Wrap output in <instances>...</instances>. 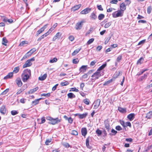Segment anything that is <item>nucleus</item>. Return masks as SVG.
<instances>
[{"mask_svg":"<svg viewBox=\"0 0 152 152\" xmlns=\"http://www.w3.org/2000/svg\"><path fill=\"white\" fill-rule=\"evenodd\" d=\"M31 75V71L30 69H27L25 70L21 75L23 81L24 82H26L29 79Z\"/></svg>","mask_w":152,"mask_h":152,"instance_id":"obj_1","label":"nucleus"},{"mask_svg":"<svg viewBox=\"0 0 152 152\" xmlns=\"http://www.w3.org/2000/svg\"><path fill=\"white\" fill-rule=\"evenodd\" d=\"M47 119L50 121L49 124L52 125H55L58 124L61 122V119H59L58 118H54L50 117H48L47 118Z\"/></svg>","mask_w":152,"mask_h":152,"instance_id":"obj_2","label":"nucleus"},{"mask_svg":"<svg viewBox=\"0 0 152 152\" xmlns=\"http://www.w3.org/2000/svg\"><path fill=\"white\" fill-rule=\"evenodd\" d=\"M35 60V58L34 57L27 60L25 64L23 65V68H25L27 67L30 66L32 64L31 61H34Z\"/></svg>","mask_w":152,"mask_h":152,"instance_id":"obj_3","label":"nucleus"},{"mask_svg":"<svg viewBox=\"0 0 152 152\" xmlns=\"http://www.w3.org/2000/svg\"><path fill=\"white\" fill-rule=\"evenodd\" d=\"M102 73H100V72L97 71L94 73L91 76L92 77V80H96L98 79L100 76H101Z\"/></svg>","mask_w":152,"mask_h":152,"instance_id":"obj_4","label":"nucleus"},{"mask_svg":"<svg viewBox=\"0 0 152 152\" xmlns=\"http://www.w3.org/2000/svg\"><path fill=\"white\" fill-rule=\"evenodd\" d=\"M112 15L113 17V18H116L118 17L122 16H123V14L121 10H119L113 12Z\"/></svg>","mask_w":152,"mask_h":152,"instance_id":"obj_5","label":"nucleus"},{"mask_svg":"<svg viewBox=\"0 0 152 152\" xmlns=\"http://www.w3.org/2000/svg\"><path fill=\"white\" fill-rule=\"evenodd\" d=\"M84 23V22L83 21L77 22L75 25V28L77 30L81 29Z\"/></svg>","mask_w":152,"mask_h":152,"instance_id":"obj_6","label":"nucleus"},{"mask_svg":"<svg viewBox=\"0 0 152 152\" xmlns=\"http://www.w3.org/2000/svg\"><path fill=\"white\" fill-rule=\"evenodd\" d=\"M100 100L99 99H98L94 102L93 104H94V109H97L98 107L100 105Z\"/></svg>","mask_w":152,"mask_h":152,"instance_id":"obj_7","label":"nucleus"},{"mask_svg":"<svg viewBox=\"0 0 152 152\" xmlns=\"http://www.w3.org/2000/svg\"><path fill=\"white\" fill-rule=\"evenodd\" d=\"M91 10V8H86L81 11L80 13L81 14H86L89 12Z\"/></svg>","mask_w":152,"mask_h":152,"instance_id":"obj_8","label":"nucleus"},{"mask_svg":"<svg viewBox=\"0 0 152 152\" xmlns=\"http://www.w3.org/2000/svg\"><path fill=\"white\" fill-rule=\"evenodd\" d=\"M104 124L105 128L107 130V132H109L110 129V128L108 121L107 120H105L104 121Z\"/></svg>","mask_w":152,"mask_h":152,"instance_id":"obj_9","label":"nucleus"},{"mask_svg":"<svg viewBox=\"0 0 152 152\" xmlns=\"http://www.w3.org/2000/svg\"><path fill=\"white\" fill-rule=\"evenodd\" d=\"M15 82L19 87H21L22 85V83L20 78H17L15 80Z\"/></svg>","mask_w":152,"mask_h":152,"instance_id":"obj_10","label":"nucleus"},{"mask_svg":"<svg viewBox=\"0 0 152 152\" xmlns=\"http://www.w3.org/2000/svg\"><path fill=\"white\" fill-rule=\"evenodd\" d=\"M81 6V4L76 5L72 7L71 9V10L72 11H75L79 9Z\"/></svg>","mask_w":152,"mask_h":152,"instance_id":"obj_11","label":"nucleus"},{"mask_svg":"<svg viewBox=\"0 0 152 152\" xmlns=\"http://www.w3.org/2000/svg\"><path fill=\"white\" fill-rule=\"evenodd\" d=\"M0 111L2 114H5L6 112L5 107L4 106H2L1 108Z\"/></svg>","mask_w":152,"mask_h":152,"instance_id":"obj_12","label":"nucleus"},{"mask_svg":"<svg viewBox=\"0 0 152 152\" xmlns=\"http://www.w3.org/2000/svg\"><path fill=\"white\" fill-rule=\"evenodd\" d=\"M135 115L134 113H131L127 116V118L130 121H132L134 118Z\"/></svg>","mask_w":152,"mask_h":152,"instance_id":"obj_13","label":"nucleus"},{"mask_svg":"<svg viewBox=\"0 0 152 152\" xmlns=\"http://www.w3.org/2000/svg\"><path fill=\"white\" fill-rule=\"evenodd\" d=\"M81 132L82 135L84 137L86 136L87 133L86 129L85 128H82L81 129Z\"/></svg>","mask_w":152,"mask_h":152,"instance_id":"obj_14","label":"nucleus"},{"mask_svg":"<svg viewBox=\"0 0 152 152\" xmlns=\"http://www.w3.org/2000/svg\"><path fill=\"white\" fill-rule=\"evenodd\" d=\"M90 138L89 137H88L87 138L86 140V145L87 148L89 149H91V147L89 145V140H90Z\"/></svg>","mask_w":152,"mask_h":152,"instance_id":"obj_15","label":"nucleus"},{"mask_svg":"<svg viewBox=\"0 0 152 152\" xmlns=\"http://www.w3.org/2000/svg\"><path fill=\"white\" fill-rule=\"evenodd\" d=\"M87 66L83 65L80 68V72H85L87 69Z\"/></svg>","mask_w":152,"mask_h":152,"instance_id":"obj_16","label":"nucleus"},{"mask_svg":"<svg viewBox=\"0 0 152 152\" xmlns=\"http://www.w3.org/2000/svg\"><path fill=\"white\" fill-rule=\"evenodd\" d=\"M87 115L88 113H86L83 114H79V118L80 119H83L85 118Z\"/></svg>","mask_w":152,"mask_h":152,"instance_id":"obj_17","label":"nucleus"},{"mask_svg":"<svg viewBox=\"0 0 152 152\" xmlns=\"http://www.w3.org/2000/svg\"><path fill=\"white\" fill-rule=\"evenodd\" d=\"M61 36V34L60 32H58L55 35V36L53 38V41H54L58 38L60 37Z\"/></svg>","mask_w":152,"mask_h":152,"instance_id":"obj_18","label":"nucleus"},{"mask_svg":"<svg viewBox=\"0 0 152 152\" xmlns=\"http://www.w3.org/2000/svg\"><path fill=\"white\" fill-rule=\"evenodd\" d=\"M106 66V63L103 64L101 66L99 67V68L97 70V71H98V72H100V73H101V71Z\"/></svg>","mask_w":152,"mask_h":152,"instance_id":"obj_19","label":"nucleus"},{"mask_svg":"<svg viewBox=\"0 0 152 152\" xmlns=\"http://www.w3.org/2000/svg\"><path fill=\"white\" fill-rule=\"evenodd\" d=\"M38 89V87H37L34 89H31L28 91V94H33Z\"/></svg>","mask_w":152,"mask_h":152,"instance_id":"obj_20","label":"nucleus"},{"mask_svg":"<svg viewBox=\"0 0 152 152\" xmlns=\"http://www.w3.org/2000/svg\"><path fill=\"white\" fill-rule=\"evenodd\" d=\"M146 118L148 119H150L152 118V111H149L146 114Z\"/></svg>","mask_w":152,"mask_h":152,"instance_id":"obj_21","label":"nucleus"},{"mask_svg":"<svg viewBox=\"0 0 152 152\" xmlns=\"http://www.w3.org/2000/svg\"><path fill=\"white\" fill-rule=\"evenodd\" d=\"M81 50V48H78L75 50L72 53V56H75Z\"/></svg>","mask_w":152,"mask_h":152,"instance_id":"obj_22","label":"nucleus"},{"mask_svg":"<svg viewBox=\"0 0 152 152\" xmlns=\"http://www.w3.org/2000/svg\"><path fill=\"white\" fill-rule=\"evenodd\" d=\"M120 8L121 10L124 11L126 9V6L124 3H122L120 6Z\"/></svg>","mask_w":152,"mask_h":152,"instance_id":"obj_23","label":"nucleus"},{"mask_svg":"<svg viewBox=\"0 0 152 152\" xmlns=\"http://www.w3.org/2000/svg\"><path fill=\"white\" fill-rule=\"evenodd\" d=\"M47 75L46 74H45L39 77V80H45L46 78Z\"/></svg>","mask_w":152,"mask_h":152,"instance_id":"obj_24","label":"nucleus"},{"mask_svg":"<svg viewBox=\"0 0 152 152\" xmlns=\"http://www.w3.org/2000/svg\"><path fill=\"white\" fill-rule=\"evenodd\" d=\"M118 110L119 111L122 113H126V109L120 107H118Z\"/></svg>","mask_w":152,"mask_h":152,"instance_id":"obj_25","label":"nucleus"},{"mask_svg":"<svg viewBox=\"0 0 152 152\" xmlns=\"http://www.w3.org/2000/svg\"><path fill=\"white\" fill-rule=\"evenodd\" d=\"M13 76V72H11L9 73L6 76L4 77V79H5L8 78H10L12 77Z\"/></svg>","mask_w":152,"mask_h":152,"instance_id":"obj_26","label":"nucleus"},{"mask_svg":"<svg viewBox=\"0 0 152 152\" xmlns=\"http://www.w3.org/2000/svg\"><path fill=\"white\" fill-rule=\"evenodd\" d=\"M67 96L69 98L72 99L75 98V96L72 93H70L67 94Z\"/></svg>","mask_w":152,"mask_h":152,"instance_id":"obj_27","label":"nucleus"},{"mask_svg":"<svg viewBox=\"0 0 152 152\" xmlns=\"http://www.w3.org/2000/svg\"><path fill=\"white\" fill-rule=\"evenodd\" d=\"M111 133H110L109 135L110 136L115 135L117 133V132L113 129H112L111 131Z\"/></svg>","mask_w":152,"mask_h":152,"instance_id":"obj_28","label":"nucleus"},{"mask_svg":"<svg viewBox=\"0 0 152 152\" xmlns=\"http://www.w3.org/2000/svg\"><path fill=\"white\" fill-rule=\"evenodd\" d=\"M90 17L92 19L95 20L97 18V16L95 14L94 12L91 13Z\"/></svg>","mask_w":152,"mask_h":152,"instance_id":"obj_29","label":"nucleus"},{"mask_svg":"<svg viewBox=\"0 0 152 152\" xmlns=\"http://www.w3.org/2000/svg\"><path fill=\"white\" fill-rule=\"evenodd\" d=\"M20 67L19 66L15 67L13 71V73H18Z\"/></svg>","mask_w":152,"mask_h":152,"instance_id":"obj_30","label":"nucleus"},{"mask_svg":"<svg viewBox=\"0 0 152 152\" xmlns=\"http://www.w3.org/2000/svg\"><path fill=\"white\" fill-rule=\"evenodd\" d=\"M7 42V40L5 37H4L2 39V44L5 46H6V43Z\"/></svg>","mask_w":152,"mask_h":152,"instance_id":"obj_31","label":"nucleus"},{"mask_svg":"<svg viewBox=\"0 0 152 152\" xmlns=\"http://www.w3.org/2000/svg\"><path fill=\"white\" fill-rule=\"evenodd\" d=\"M104 17L105 16L104 14H100L99 15L98 18L99 20H101L104 18Z\"/></svg>","mask_w":152,"mask_h":152,"instance_id":"obj_32","label":"nucleus"},{"mask_svg":"<svg viewBox=\"0 0 152 152\" xmlns=\"http://www.w3.org/2000/svg\"><path fill=\"white\" fill-rule=\"evenodd\" d=\"M36 50V48H33V49H32L29 51L27 53V54H29V53H30V54H29V56L31 55L33 53H34V52H35Z\"/></svg>","mask_w":152,"mask_h":152,"instance_id":"obj_33","label":"nucleus"},{"mask_svg":"<svg viewBox=\"0 0 152 152\" xmlns=\"http://www.w3.org/2000/svg\"><path fill=\"white\" fill-rule=\"evenodd\" d=\"M51 141H52V139H51L50 138V139H47L46 140L45 142V143L46 145H48L50 144V143L51 142Z\"/></svg>","mask_w":152,"mask_h":152,"instance_id":"obj_34","label":"nucleus"},{"mask_svg":"<svg viewBox=\"0 0 152 152\" xmlns=\"http://www.w3.org/2000/svg\"><path fill=\"white\" fill-rule=\"evenodd\" d=\"M148 75V73L144 74L143 76H142L140 78V81H142L144 79L146 78L147 77Z\"/></svg>","mask_w":152,"mask_h":152,"instance_id":"obj_35","label":"nucleus"},{"mask_svg":"<svg viewBox=\"0 0 152 152\" xmlns=\"http://www.w3.org/2000/svg\"><path fill=\"white\" fill-rule=\"evenodd\" d=\"M69 83L67 81H65L64 82L61 83L60 85L62 86H63L68 85Z\"/></svg>","mask_w":152,"mask_h":152,"instance_id":"obj_36","label":"nucleus"},{"mask_svg":"<svg viewBox=\"0 0 152 152\" xmlns=\"http://www.w3.org/2000/svg\"><path fill=\"white\" fill-rule=\"evenodd\" d=\"M143 58L142 57H141L139 59L137 62V64H141L143 61Z\"/></svg>","mask_w":152,"mask_h":152,"instance_id":"obj_37","label":"nucleus"},{"mask_svg":"<svg viewBox=\"0 0 152 152\" xmlns=\"http://www.w3.org/2000/svg\"><path fill=\"white\" fill-rule=\"evenodd\" d=\"M39 102L37 99H35L34 101H32V104L33 105H35L39 104Z\"/></svg>","mask_w":152,"mask_h":152,"instance_id":"obj_38","label":"nucleus"},{"mask_svg":"<svg viewBox=\"0 0 152 152\" xmlns=\"http://www.w3.org/2000/svg\"><path fill=\"white\" fill-rule=\"evenodd\" d=\"M94 39L92 38L90 39L87 42V45H89L92 43L94 41Z\"/></svg>","mask_w":152,"mask_h":152,"instance_id":"obj_39","label":"nucleus"},{"mask_svg":"<svg viewBox=\"0 0 152 152\" xmlns=\"http://www.w3.org/2000/svg\"><path fill=\"white\" fill-rule=\"evenodd\" d=\"M83 102L85 104L87 105H89L90 104V101L88 99H85Z\"/></svg>","mask_w":152,"mask_h":152,"instance_id":"obj_40","label":"nucleus"},{"mask_svg":"<svg viewBox=\"0 0 152 152\" xmlns=\"http://www.w3.org/2000/svg\"><path fill=\"white\" fill-rule=\"evenodd\" d=\"M112 79H111L105 82L103 84V86H105L106 85H107L108 84H110L112 81Z\"/></svg>","mask_w":152,"mask_h":152,"instance_id":"obj_41","label":"nucleus"},{"mask_svg":"<svg viewBox=\"0 0 152 152\" xmlns=\"http://www.w3.org/2000/svg\"><path fill=\"white\" fill-rule=\"evenodd\" d=\"M41 96L48 97L50 96V93H49L47 94H41Z\"/></svg>","mask_w":152,"mask_h":152,"instance_id":"obj_42","label":"nucleus"},{"mask_svg":"<svg viewBox=\"0 0 152 152\" xmlns=\"http://www.w3.org/2000/svg\"><path fill=\"white\" fill-rule=\"evenodd\" d=\"M57 61V59L56 58H54L53 59L50 60L49 62L50 63H53L56 62Z\"/></svg>","mask_w":152,"mask_h":152,"instance_id":"obj_43","label":"nucleus"},{"mask_svg":"<svg viewBox=\"0 0 152 152\" xmlns=\"http://www.w3.org/2000/svg\"><path fill=\"white\" fill-rule=\"evenodd\" d=\"M9 91V89H7L4 91H3L1 94V95H6L7 93Z\"/></svg>","mask_w":152,"mask_h":152,"instance_id":"obj_44","label":"nucleus"},{"mask_svg":"<svg viewBox=\"0 0 152 152\" xmlns=\"http://www.w3.org/2000/svg\"><path fill=\"white\" fill-rule=\"evenodd\" d=\"M147 70V69L142 70L141 72L138 73L137 75L138 76H139L142 74L144 72H145V71Z\"/></svg>","mask_w":152,"mask_h":152,"instance_id":"obj_45","label":"nucleus"},{"mask_svg":"<svg viewBox=\"0 0 152 152\" xmlns=\"http://www.w3.org/2000/svg\"><path fill=\"white\" fill-rule=\"evenodd\" d=\"M18 113V112L16 110H13L11 111V114L12 115H14Z\"/></svg>","mask_w":152,"mask_h":152,"instance_id":"obj_46","label":"nucleus"},{"mask_svg":"<svg viewBox=\"0 0 152 152\" xmlns=\"http://www.w3.org/2000/svg\"><path fill=\"white\" fill-rule=\"evenodd\" d=\"M111 25V22H110L106 23L104 26L105 28H107L109 27Z\"/></svg>","mask_w":152,"mask_h":152,"instance_id":"obj_47","label":"nucleus"},{"mask_svg":"<svg viewBox=\"0 0 152 152\" xmlns=\"http://www.w3.org/2000/svg\"><path fill=\"white\" fill-rule=\"evenodd\" d=\"M52 31V30H51V29H50L48 32L44 34V35L45 37H46Z\"/></svg>","mask_w":152,"mask_h":152,"instance_id":"obj_48","label":"nucleus"},{"mask_svg":"<svg viewBox=\"0 0 152 152\" xmlns=\"http://www.w3.org/2000/svg\"><path fill=\"white\" fill-rule=\"evenodd\" d=\"M96 133L98 135V136L101 135L102 133V131L98 129L96 130Z\"/></svg>","mask_w":152,"mask_h":152,"instance_id":"obj_49","label":"nucleus"},{"mask_svg":"<svg viewBox=\"0 0 152 152\" xmlns=\"http://www.w3.org/2000/svg\"><path fill=\"white\" fill-rule=\"evenodd\" d=\"M71 134L73 135H78V133L77 131L75 130H73L72 131Z\"/></svg>","mask_w":152,"mask_h":152,"instance_id":"obj_50","label":"nucleus"},{"mask_svg":"<svg viewBox=\"0 0 152 152\" xmlns=\"http://www.w3.org/2000/svg\"><path fill=\"white\" fill-rule=\"evenodd\" d=\"M79 60L77 58L74 59L73 60V63L75 64H76L79 62Z\"/></svg>","mask_w":152,"mask_h":152,"instance_id":"obj_51","label":"nucleus"},{"mask_svg":"<svg viewBox=\"0 0 152 152\" xmlns=\"http://www.w3.org/2000/svg\"><path fill=\"white\" fill-rule=\"evenodd\" d=\"M57 25L58 24L57 23H55L50 29H51V30H52V31L57 26Z\"/></svg>","mask_w":152,"mask_h":152,"instance_id":"obj_52","label":"nucleus"},{"mask_svg":"<svg viewBox=\"0 0 152 152\" xmlns=\"http://www.w3.org/2000/svg\"><path fill=\"white\" fill-rule=\"evenodd\" d=\"M97 61L96 60H94L91 61L90 64V66H94L95 63H96Z\"/></svg>","mask_w":152,"mask_h":152,"instance_id":"obj_53","label":"nucleus"},{"mask_svg":"<svg viewBox=\"0 0 152 152\" xmlns=\"http://www.w3.org/2000/svg\"><path fill=\"white\" fill-rule=\"evenodd\" d=\"M97 7L98 9L101 11H103V9L102 7V5H97Z\"/></svg>","mask_w":152,"mask_h":152,"instance_id":"obj_54","label":"nucleus"},{"mask_svg":"<svg viewBox=\"0 0 152 152\" xmlns=\"http://www.w3.org/2000/svg\"><path fill=\"white\" fill-rule=\"evenodd\" d=\"M151 6H149L147 8V12L148 14H150L151 13Z\"/></svg>","mask_w":152,"mask_h":152,"instance_id":"obj_55","label":"nucleus"},{"mask_svg":"<svg viewBox=\"0 0 152 152\" xmlns=\"http://www.w3.org/2000/svg\"><path fill=\"white\" fill-rule=\"evenodd\" d=\"M2 18V19L3 21L5 22H7L8 19L7 17L5 16H3Z\"/></svg>","mask_w":152,"mask_h":152,"instance_id":"obj_56","label":"nucleus"},{"mask_svg":"<svg viewBox=\"0 0 152 152\" xmlns=\"http://www.w3.org/2000/svg\"><path fill=\"white\" fill-rule=\"evenodd\" d=\"M63 145L66 148H68L69 147V144L67 143H64Z\"/></svg>","mask_w":152,"mask_h":152,"instance_id":"obj_57","label":"nucleus"},{"mask_svg":"<svg viewBox=\"0 0 152 152\" xmlns=\"http://www.w3.org/2000/svg\"><path fill=\"white\" fill-rule=\"evenodd\" d=\"M115 129L118 131H121L122 130V128L119 126H116Z\"/></svg>","mask_w":152,"mask_h":152,"instance_id":"obj_58","label":"nucleus"},{"mask_svg":"<svg viewBox=\"0 0 152 152\" xmlns=\"http://www.w3.org/2000/svg\"><path fill=\"white\" fill-rule=\"evenodd\" d=\"M47 25V24L45 25H44L43 27H42L40 29L42 31V32H43L45 29V28H46Z\"/></svg>","mask_w":152,"mask_h":152,"instance_id":"obj_59","label":"nucleus"},{"mask_svg":"<svg viewBox=\"0 0 152 152\" xmlns=\"http://www.w3.org/2000/svg\"><path fill=\"white\" fill-rule=\"evenodd\" d=\"M67 120L69 123L71 124L72 123L73 119L71 117H70L69 118H67Z\"/></svg>","mask_w":152,"mask_h":152,"instance_id":"obj_60","label":"nucleus"},{"mask_svg":"<svg viewBox=\"0 0 152 152\" xmlns=\"http://www.w3.org/2000/svg\"><path fill=\"white\" fill-rule=\"evenodd\" d=\"M69 40L71 41H72L74 39V38L73 36H70L69 37Z\"/></svg>","mask_w":152,"mask_h":152,"instance_id":"obj_61","label":"nucleus"},{"mask_svg":"<svg viewBox=\"0 0 152 152\" xmlns=\"http://www.w3.org/2000/svg\"><path fill=\"white\" fill-rule=\"evenodd\" d=\"M122 57L121 56H119L117 58V61L118 62H119L122 59Z\"/></svg>","mask_w":152,"mask_h":152,"instance_id":"obj_62","label":"nucleus"},{"mask_svg":"<svg viewBox=\"0 0 152 152\" xmlns=\"http://www.w3.org/2000/svg\"><path fill=\"white\" fill-rule=\"evenodd\" d=\"M45 37L44 34L42 35L37 39L38 41H40L42 39H43Z\"/></svg>","mask_w":152,"mask_h":152,"instance_id":"obj_63","label":"nucleus"},{"mask_svg":"<svg viewBox=\"0 0 152 152\" xmlns=\"http://www.w3.org/2000/svg\"><path fill=\"white\" fill-rule=\"evenodd\" d=\"M120 123L124 127H126L125 123L124 121H120Z\"/></svg>","mask_w":152,"mask_h":152,"instance_id":"obj_64","label":"nucleus"}]
</instances>
